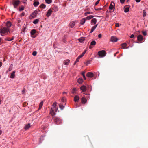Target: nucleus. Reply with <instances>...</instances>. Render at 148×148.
<instances>
[{
  "instance_id": "f257e3e1",
  "label": "nucleus",
  "mask_w": 148,
  "mask_h": 148,
  "mask_svg": "<svg viewBox=\"0 0 148 148\" xmlns=\"http://www.w3.org/2000/svg\"><path fill=\"white\" fill-rule=\"evenodd\" d=\"M10 32V29H7L6 27H1L0 28V33L2 36H3L5 33H8Z\"/></svg>"
},
{
  "instance_id": "f03ea898",
  "label": "nucleus",
  "mask_w": 148,
  "mask_h": 148,
  "mask_svg": "<svg viewBox=\"0 0 148 148\" xmlns=\"http://www.w3.org/2000/svg\"><path fill=\"white\" fill-rule=\"evenodd\" d=\"M56 102L53 103L52 106V107L51 108L50 110V114H51L52 116H53L56 114V113L54 112V109L55 108V107H56Z\"/></svg>"
},
{
  "instance_id": "7ed1b4c3",
  "label": "nucleus",
  "mask_w": 148,
  "mask_h": 148,
  "mask_svg": "<svg viewBox=\"0 0 148 148\" xmlns=\"http://www.w3.org/2000/svg\"><path fill=\"white\" fill-rule=\"evenodd\" d=\"M53 116L52 119H53L55 123L57 125L60 124L61 122V120L60 118L58 117H54Z\"/></svg>"
},
{
  "instance_id": "20e7f679",
  "label": "nucleus",
  "mask_w": 148,
  "mask_h": 148,
  "mask_svg": "<svg viewBox=\"0 0 148 148\" xmlns=\"http://www.w3.org/2000/svg\"><path fill=\"white\" fill-rule=\"evenodd\" d=\"M98 54L100 57H103L106 56V53L105 50H102L98 52Z\"/></svg>"
},
{
  "instance_id": "39448f33",
  "label": "nucleus",
  "mask_w": 148,
  "mask_h": 148,
  "mask_svg": "<svg viewBox=\"0 0 148 148\" xmlns=\"http://www.w3.org/2000/svg\"><path fill=\"white\" fill-rule=\"evenodd\" d=\"M20 1L19 0H13L12 4L15 8H16L19 4Z\"/></svg>"
},
{
  "instance_id": "423d86ee",
  "label": "nucleus",
  "mask_w": 148,
  "mask_h": 148,
  "mask_svg": "<svg viewBox=\"0 0 148 148\" xmlns=\"http://www.w3.org/2000/svg\"><path fill=\"white\" fill-rule=\"evenodd\" d=\"M38 13V12L37 10L34 11L32 13V14L31 15V16L32 17V18H34L36 17L37 14Z\"/></svg>"
},
{
  "instance_id": "0eeeda50",
  "label": "nucleus",
  "mask_w": 148,
  "mask_h": 148,
  "mask_svg": "<svg viewBox=\"0 0 148 148\" xmlns=\"http://www.w3.org/2000/svg\"><path fill=\"white\" fill-rule=\"evenodd\" d=\"M11 23L10 22V21H7L6 23V27L7 29H10V28L11 27Z\"/></svg>"
},
{
  "instance_id": "6e6552de",
  "label": "nucleus",
  "mask_w": 148,
  "mask_h": 148,
  "mask_svg": "<svg viewBox=\"0 0 148 148\" xmlns=\"http://www.w3.org/2000/svg\"><path fill=\"white\" fill-rule=\"evenodd\" d=\"M36 32V30L35 29L32 30L30 32L31 35V37L33 38H35L36 36H34L35 33Z\"/></svg>"
},
{
  "instance_id": "1a4fd4ad",
  "label": "nucleus",
  "mask_w": 148,
  "mask_h": 148,
  "mask_svg": "<svg viewBox=\"0 0 148 148\" xmlns=\"http://www.w3.org/2000/svg\"><path fill=\"white\" fill-rule=\"evenodd\" d=\"M115 4L114 2H111L110 4V5L109 8L110 10H112L114 9V6Z\"/></svg>"
},
{
  "instance_id": "9d476101",
  "label": "nucleus",
  "mask_w": 148,
  "mask_h": 148,
  "mask_svg": "<svg viewBox=\"0 0 148 148\" xmlns=\"http://www.w3.org/2000/svg\"><path fill=\"white\" fill-rule=\"evenodd\" d=\"M143 39V37L141 35H138L137 37V40L139 42H141L142 41Z\"/></svg>"
},
{
  "instance_id": "9b49d317",
  "label": "nucleus",
  "mask_w": 148,
  "mask_h": 148,
  "mask_svg": "<svg viewBox=\"0 0 148 148\" xmlns=\"http://www.w3.org/2000/svg\"><path fill=\"white\" fill-rule=\"evenodd\" d=\"M86 76L89 77H92L94 76V74L92 72H88L87 73Z\"/></svg>"
},
{
  "instance_id": "f8f14e48",
  "label": "nucleus",
  "mask_w": 148,
  "mask_h": 148,
  "mask_svg": "<svg viewBox=\"0 0 148 148\" xmlns=\"http://www.w3.org/2000/svg\"><path fill=\"white\" fill-rule=\"evenodd\" d=\"M14 37L13 36L12 38L9 37H7L4 39V40L5 41H10L14 40Z\"/></svg>"
},
{
  "instance_id": "ddd939ff",
  "label": "nucleus",
  "mask_w": 148,
  "mask_h": 148,
  "mask_svg": "<svg viewBox=\"0 0 148 148\" xmlns=\"http://www.w3.org/2000/svg\"><path fill=\"white\" fill-rule=\"evenodd\" d=\"M52 13V10L51 9H49L47 12V13L46 14V16L49 17L51 14Z\"/></svg>"
},
{
  "instance_id": "4468645a",
  "label": "nucleus",
  "mask_w": 148,
  "mask_h": 148,
  "mask_svg": "<svg viewBox=\"0 0 148 148\" xmlns=\"http://www.w3.org/2000/svg\"><path fill=\"white\" fill-rule=\"evenodd\" d=\"M118 40L117 38L114 36H112L111 38V40L112 42H116Z\"/></svg>"
},
{
  "instance_id": "2eb2a0df",
  "label": "nucleus",
  "mask_w": 148,
  "mask_h": 148,
  "mask_svg": "<svg viewBox=\"0 0 148 148\" xmlns=\"http://www.w3.org/2000/svg\"><path fill=\"white\" fill-rule=\"evenodd\" d=\"M127 44L126 43H123L121 44V46L122 47L123 49H127L128 48V47H127Z\"/></svg>"
},
{
  "instance_id": "dca6fc26",
  "label": "nucleus",
  "mask_w": 148,
  "mask_h": 148,
  "mask_svg": "<svg viewBox=\"0 0 148 148\" xmlns=\"http://www.w3.org/2000/svg\"><path fill=\"white\" fill-rule=\"evenodd\" d=\"M80 89L82 92H84L86 91V87L85 86L83 85L80 87Z\"/></svg>"
},
{
  "instance_id": "f3484780",
  "label": "nucleus",
  "mask_w": 148,
  "mask_h": 148,
  "mask_svg": "<svg viewBox=\"0 0 148 148\" xmlns=\"http://www.w3.org/2000/svg\"><path fill=\"white\" fill-rule=\"evenodd\" d=\"M87 101L86 99L84 97L82 98L81 99V102L82 103H85Z\"/></svg>"
},
{
  "instance_id": "a211bd4d",
  "label": "nucleus",
  "mask_w": 148,
  "mask_h": 148,
  "mask_svg": "<svg viewBox=\"0 0 148 148\" xmlns=\"http://www.w3.org/2000/svg\"><path fill=\"white\" fill-rule=\"evenodd\" d=\"M30 127V124L28 123L27 124H26L24 128L25 130H28Z\"/></svg>"
},
{
  "instance_id": "6ab92c4d",
  "label": "nucleus",
  "mask_w": 148,
  "mask_h": 148,
  "mask_svg": "<svg viewBox=\"0 0 148 148\" xmlns=\"http://www.w3.org/2000/svg\"><path fill=\"white\" fill-rule=\"evenodd\" d=\"M15 71H13L11 73V75L10 76V78H11L13 79L15 77Z\"/></svg>"
},
{
  "instance_id": "aec40b11",
  "label": "nucleus",
  "mask_w": 148,
  "mask_h": 148,
  "mask_svg": "<svg viewBox=\"0 0 148 148\" xmlns=\"http://www.w3.org/2000/svg\"><path fill=\"white\" fill-rule=\"evenodd\" d=\"M70 62V60L69 59L66 60H64V65H68Z\"/></svg>"
},
{
  "instance_id": "412c9836",
  "label": "nucleus",
  "mask_w": 148,
  "mask_h": 148,
  "mask_svg": "<svg viewBox=\"0 0 148 148\" xmlns=\"http://www.w3.org/2000/svg\"><path fill=\"white\" fill-rule=\"evenodd\" d=\"M79 98L77 95L75 96L74 98V100L75 102L78 101L79 100Z\"/></svg>"
},
{
  "instance_id": "4be33fe9",
  "label": "nucleus",
  "mask_w": 148,
  "mask_h": 148,
  "mask_svg": "<svg viewBox=\"0 0 148 148\" xmlns=\"http://www.w3.org/2000/svg\"><path fill=\"white\" fill-rule=\"evenodd\" d=\"M86 19V18H84L81 19L80 21V23L81 25L84 24L85 22Z\"/></svg>"
},
{
  "instance_id": "5701e85b",
  "label": "nucleus",
  "mask_w": 148,
  "mask_h": 148,
  "mask_svg": "<svg viewBox=\"0 0 148 148\" xmlns=\"http://www.w3.org/2000/svg\"><path fill=\"white\" fill-rule=\"evenodd\" d=\"M75 23L73 21H72L69 24L71 28L73 27L75 25Z\"/></svg>"
},
{
  "instance_id": "b1692460",
  "label": "nucleus",
  "mask_w": 148,
  "mask_h": 148,
  "mask_svg": "<svg viewBox=\"0 0 148 148\" xmlns=\"http://www.w3.org/2000/svg\"><path fill=\"white\" fill-rule=\"evenodd\" d=\"M91 23H93L94 24H96L97 22V19L95 18H93L91 20Z\"/></svg>"
},
{
  "instance_id": "393cba45",
  "label": "nucleus",
  "mask_w": 148,
  "mask_h": 148,
  "mask_svg": "<svg viewBox=\"0 0 148 148\" xmlns=\"http://www.w3.org/2000/svg\"><path fill=\"white\" fill-rule=\"evenodd\" d=\"M43 103V101H42L39 104V108H38L39 110L41 108H42V106Z\"/></svg>"
},
{
  "instance_id": "a878e982",
  "label": "nucleus",
  "mask_w": 148,
  "mask_h": 148,
  "mask_svg": "<svg viewBox=\"0 0 148 148\" xmlns=\"http://www.w3.org/2000/svg\"><path fill=\"white\" fill-rule=\"evenodd\" d=\"M94 16L92 15H90L89 16H87V17L85 18L87 20H90L92 18L94 17Z\"/></svg>"
},
{
  "instance_id": "bb28decb",
  "label": "nucleus",
  "mask_w": 148,
  "mask_h": 148,
  "mask_svg": "<svg viewBox=\"0 0 148 148\" xmlns=\"http://www.w3.org/2000/svg\"><path fill=\"white\" fill-rule=\"evenodd\" d=\"M39 4V3L38 1L34 2L33 3V5L35 7L38 6Z\"/></svg>"
},
{
  "instance_id": "cd10ccee",
  "label": "nucleus",
  "mask_w": 148,
  "mask_h": 148,
  "mask_svg": "<svg viewBox=\"0 0 148 148\" xmlns=\"http://www.w3.org/2000/svg\"><path fill=\"white\" fill-rule=\"evenodd\" d=\"M129 10V8L126 7L125 8H124V12H127Z\"/></svg>"
},
{
  "instance_id": "c85d7f7f",
  "label": "nucleus",
  "mask_w": 148,
  "mask_h": 148,
  "mask_svg": "<svg viewBox=\"0 0 148 148\" xmlns=\"http://www.w3.org/2000/svg\"><path fill=\"white\" fill-rule=\"evenodd\" d=\"M39 20L38 19L35 20L33 22V23L35 24H37L39 22Z\"/></svg>"
},
{
  "instance_id": "c756f323",
  "label": "nucleus",
  "mask_w": 148,
  "mask_h": 148,
  "mask_svg": "<svg viewBox=\"0 0 148 148\" xmlns=\"http://www.w3.org/2000/svg\"><path fill=\"white\" fill-rule=\"evenodd\" d=\"M85 40L84 38L82 37L80 38L79 39V41L80 42H82L84 41Z\"/></svg>"
},
{
  "instance_id": "7c9ffc66",
  "label": "nucleus",
  "mask_w": 148,
  "mask_h": 148,
  "mask_svg": "<svg viewBox=\"0 0 148 148\" xmlns=\"http://www.w3.org/2000/svg\"><path fill=\"white\" fill-rule=\"evenodd\" d=\"M96 42L95 40L92 41L90 43V45H95L96 44Z\"/></svg>"
},
{
  "instance_id": "2f4dec72",
  "label": "nucleus",
  "mask_w": 148,
  "mask_h": 148,
  "mask_svg": "<svg viewBox=\"0 0 148 148\" xmlns=\"http://www.w3.org/2000/svg\"><path fill=\"white\" fill-rule=\"evenodd\" d=\"M77 81L79 83L81 84L83 82V80L82 78H79Z\"/></svg>"
},
{
  "instance_id": "473e14b6",
  "label": "nucleus",
  "mask_w": 148,
  "mask_h": 148,
  "mask_svg": "<svg viewBox=\"0 0 148 148\" xmlns=\"http://www.w3.org/2000/svg\"><path fill=\"white\" fill-rule=\"evenodd\" d=\"M12 66H10V67H9L8 70L6 71V73H8L9 71H11L12 70Z\"/></svg>"
},
{
  "instance_id": "72a5a7b5",
  "label": "nucleus",
  "mask_w": 148,
  "mask_h": 148,
  "mask_svg": "<svg viewBox=\"0 0 148 148\" xmlns=\"http://www.w3.org/2000/svg\"><path fill=\"white\" fill-rule=\"evenodd\" d=\"M96 28L94 26H93L92 27V28L91 29V31L90 32V33H92L93 31Z\"/></svg>"
},
{
  "instance_id": "f704fd0d",
  "label": "nucleus",
  "mask_w": 148,
  "mask_h": 148,
  "mask_svg": "<svg viewBox=\"0 0 148 148\" xmlns=\"http://www.w3.org/2000/svg\"><path fill=\"white\" fill-rule=\"evenodd\" d=\"M45 1L48 4L51 3L52 2V0H45Z\"/></svg>"
},
{
  "instance_id": "c9c22d12",
  "label": "nucleus",
  "mask_w": 148,
  "mask_h": 148,
  "mask_svg": "<svg viewBox=\"0 0 148 148\" xmlns=\"http://www.w3.org/2000/svg\"><path fill=\"white\" fill-rule=\"evenodd\" d=\"M143 17H145L146 16V13L145 10H143Z\"/></svg>"
},
{
  "instance_id": "e433bc0d",
  "label": "nucleus",
  "mask_w": 148,
  "mask_h": 148,
  "mask_svg": "<svg viewBox=\"0 0 148 148\" xmlns=\"http://www.w3.org/2000/svg\"><path fill=\"white\" fill-rule=\"evenodd\" d=\"M59 107L60 108L61 110H62L64 108V106L63 105H59Z\"/></svg>"
},
{
  "instance_id": "4c0bfd02",
  "label": "nucleus",
  "mask_w": 148,
  "mask_h": 148,
  "mask_svg": "<svg viewBox=\"0 0 148 148\" xmlns=\"http://www.w3.org/2000/svg\"><path fill=\"white\" fill-rule=\"evenodd\" d=\"M40 7L43 8H45L46 7V5L44 4H42L40 6Z\"/></svg>"
},
{
  "instance_id": "58836bf2",
  "label": "nucleus",
  "mask_w": 148,
  "mask_h": 148,
  "mask_svg": "<svg viewBox=\"0 0 148 148\" xmlns=\"http://www.w3.org/2000/svg\"><path fill=\"white\" fill-rule=\"evenodd\" d=\"M26 92V90L25 88H24L23 90L22 91V94L25 95V93Z\"/></svg>"
},
{
  "instance_id": "ea45409f",
  "label": "nucleus",
  "mask_w": 148,
  "mask_h": 148,
  "mask_svg": "<svg viewBox=\"0 0 148 148\" xmlns=\"http://www.w3.org/2000/svg\"><path fill=\"white\" fill-rule=\"evenodd\" d=\"M24 8L23 6H22L21 8H20L19 10L20 11H22L24 10Z\"/></svg>"
},
{
  "instance_id": "a19ab883",
  "label": "nucleus",
  "mask_w": 148,
  "mask_h": 148,
  "mask_svg": "<svg viewBox=\"0 0 148 148\" xmlns=\"http://www.w3.org/2000/svg\"><path fill=\"white\" fill-rule=\"evenodd\" d=\"M99 1H100V0H98V1H97L95 5V6H96L99 3Z\"/></svg>"
},
{
  "instance_id": "79ce46f5",
  "label": "nucleus",
  "mask_w": 148,
  "mask_h": 148,
  "mask_svg": "<svg viewBox=\"0 0 148 148\" xmlns=\"http://www.w3.org/2000/svg\"><path fill=\"white\" fill-rule=\"evenodd\" d=\"M76 89H75V88H73V89L72 93L73 94H74V93H75V91H76Z\"/></svg>"
},
{
  "instance_id": "37998d69",
  "label": "nucleus",
  "mask_w": 148,
  "mask_h": 148,
  "mask_svg": "<svg viewBox=\"0 0 148 148\" xmlns=\"http://www.w3.org/2000/svg\"><path fill=\"white\" fill-rule=\"evenodd\" d=\"M142 33L143 34L144 36H146L147 34L146 32V31H142Z\"/></svg>"
},
{
  "instance_id": "c03bdc74",
  "label": "nucleus",
  "mask_w": 148,
  "mask_h": 148,
  "mask_svg": "<svg viewBox=\"0 0 148 148\" xmlns=\"http://www.w3.org/2000/svg\"><path fill=\"white\" fill-rule=\"evenodd\" d=\"M28 105V103L26 102H25L23 104V106H27Z\"/></svg>"
},
{
  "instance_id": "a18cd8bd",
  "label": "nucleus",
  "mask_w": 148,
  "mask_h": 148,
  "mask_svg": "<svg viewBox=\"0 0 148 148\" xmlns=\"http://www.w3.org/2000/svg\"><path fill=\"white\" fill-rule=\"evenodd\" d=\"M102 8H95V9L96 10H101Z\"/></svg>"
},
{
  "instance_id": "49530a36",
  "label": "nucleus",
  "mask_w": 148,
  "mask_h": 148,
  "mask_svg": "<svg viewBox=\"0 0 148 148\" xmlns=\"http://www.w3.org/2000/svg\"><path fill=\"white\" fill-rule=\"evenodd\" d=\"M37 54V52L36 51H34L32 53V54L33 56H35Z\"/></svg>"
},
{
  "instance_id": "de8ad7c7",
  "label": "nucleus",
  "mask_w": 148,
  "mask_h": 148,
  "mask_svg": "<svg viewBox=\"0 0 148 148\" xmlns=\"http://www.w3.org/2000/svg\"><path fill=\"white\" fill-rule=\"evenodd\" d=\"M58 108L55 107V108L54 109V111L55 110L56 112L58 110Z\"/></svg>"
},
{
  "instance_id": "09e8293b",
  "label": "nucleus",
  "mask_w": 148,
  "mask_h": 148,
  "mask_svg": "<svg viewBox=\"0 0 148 148\" xmlns=\"http://www.w3.org/2000/svg\"><path fill=\"white\" fill-rule=\"evenodd\" d=\"M120 0V2H121V3H122V4L123 3H124L125 1V0Z\"/></svg>"
},
{
  "instance_id": "8fccbe9b",
  "label": "nucleus",
  "mask_w": 148,
  "mask_h": 148,
  "mask_svg": "<svg viewBox=\"0 0 148 148\" xmlns=\"http://www.w3.org/2000/svg\"><path fill=\"white\" fill-rule=\"evenodd\" d=\"M102 36V34H99L98 37L99 38H100Z\"/></svg>"
},
{
  "instance_id": "3c124183",
  "label": "nucleus",
  "mask_w": 148,
  "mask_h": 148,
  "mask_svg": "<svg viewBox=\"0 0 148 148\" xmlns=\"http://www.w3.org/2000/svg\"><path fill=\"white\" fill-rule=\"evenodd\" d=\"M90 12H87L85 13L84 14L85 16H86L88 14H90Z\"/></svg>"
},
{
  "instance_id": "603ef678",
  "label": "nucleus",
  "mask_w": 148,
  "mask_h": 148,
  "mask_svg": "<svg viewBox=\"0 0 148 148\" xmlns=\"http://www.w3.org/2000/svg\"><path fill=\"white\" fill-rule=\"evenodd\" d=\"M86 50H85L82 53V54L84 56V54L86 52Z\"/></svg>"
},
{
  "instance_id": "864d4df0",
  "label": "nucleus",
  "mask_w": 148,
  "mask_h": 148,
  "mask_svg": "<svg viewBox=\"0 0 148 148\" xmlns=\"http://www.w3.org/2000/svg\"><path fill=\"white\" fill-rule=\"evenodd\" d=\"M80 58H79V57H78L76 59V62H78L79 61V59Z\"/></svg>"
},
{
  "instance_id": "5fc2aeb1",
  "label": "nucleus",
  "mask_w": 148,
  "mask_h": 148,
  "mask_svg": "<svg viewBox=\"0 0 148 148\" xmlns=\"http://www.w3.org/2000/svg\"><path fill=\"white\" fill-rule=\"evenodd\" d=\"M23 1V2L24 3H26V1H27V0H22Z\"/></svg>"
},
{
  "instance_id": "6e6d98bb",
  "label": "nucleus",
  "mask_w": 148,
  "mask_h": 148,
  "mask_svg": "<svg viewBox=\"0 0 148 148\" xmlns=\"http://www.w3.org/2000/svg\"><path fill=\"white\" fill-rule=\"evenodd\" d=\"M84 56L82 54L81 55H79L78 57L79 58H80Z\"/></svg>"
},
{
  "instance_id": "4d7b16f0",
  "label": "nucleus",
  "mask_w": 148,
  "mask_h": 148,
  "mask_svg": "<svg viewBox=\"0 0 148 148\" xmlns=\"http://www.w3.org/2000/svg\"><path fill=\"white\" fill-rule=\"evenodd\" d=\"M116 27H119V23H116Z\"/></svg>"
},
{
  "instance_id": "13d9d810",
  "label": "nucleus",
  "mask_w": 148,
  "mask_h": 148,
  "mask_svg": "<svg viewBox=\"0 0 148 148\" xmlns=\"http://www.w3.org/2000/svg\"><path fill=\"white\" fill-rule=\"evenodd\" d=\"M85 72L83 71L82 73V75L83 76V75H85Z\"/></svg>"
},
{
  "instance_id": "bf43d9fd",
  "label": "nucleus",
  "mask_w": 148,
  "mask_h": 148,
  "mask_svg": "<svg viewBox=\"0 0 148 148\" xmlns=\"http://www.w3.org/2000/svg\"><path fill=\"white\" fill-rule=\"evenodd\" d=\"M134 35L133 34H132L130 36V37L131 38H133L134 37Z\"/></svg>"
},
{
  "instance_id": "052dcab7",
  "label": "nucleus",
  "mask_w": 148,
  "mask_h": 148,
  "mask_svg": "<svg viewBox=\"0 0 148 148\" xmlns=\"http://www.w3.org/2000/svg\"><path fill=\"white\" fill-rule=\"evenodd\" d=\"M1 41H2V39L1 38H0V45H1L2 44Z\"/></svg>"
},
{
  "instance_id": "680f3d73",
  "label": "nucleus",
  "mask_w": 148,
  "mask_h": 148,
  "mask_svg": "<svg viewBox=\"0 0 148 148\" xmlns=\"http://www.w3.org/2000/svg\"><path fill=\"white\" fill-rule=\"evenodd\" d=\"M90 63V61H88L87 62V63L86 64V65H87L88 64H89Z\"/></svg>"
},
{
  "instance_id": "e2e57ef3",
  "label": "nucleus",
  "mask_w": 148,
  "mask_h": 148,
  "mask_svg": "<svg viewBox=\"0 0 148 148\" xmlns=\"http://www.w3.org/2000/svg\"><path fill=\"white\" fill-rule=\"evenodd\" d=\"M61 101L62 102H64V98H62L61 99Z\"/></svg>"
},
{
  "instance_id": "0e129e2a",
  "label": "nucleus",
  "mask_w": 148,
  "mask_h": 148,
  "mask_svg": "<svg viewBox=\"0 0 148 148\" xmlns=\"http://www.w3.org/2000/svg\"><path fill=\"white\" fill-rule=\"evenodd\" d=\"M141 0H135L136 1V2H139Z\"/></svg>"
},
{
  "instance_id": "69168bd1",
  "label": "nucleus",
  "mask_w": 148,
  "mask_h": 148,
  "mask_svg": "<svg viewBox=\"0 0 148 148\" xmlns=\"http://www.w3.org/2000/svg\"><path fill=\"white\" fill-rule=\"evenodd\" d=\"M25 15V13H22V14H21V16H23Z\"/></svg>"
},
{
  "instance_id": "338daca9",
  "label": "nucleus",
  "mask_w": 148,
  "mask_h": 148,
  "mask_svg": "<svg viewBox=\"0 0 148 148\" xmlns=\"http://www.w3.org/2000/svg\"><path fill=\"white\" fill-rule=\"evenodd\" d=\"M119 53V52L118 51V52H116L115 53H114V56H116V54H117V53Z\"/></svg>"
},
{
  "instance_id": "774afa93",
  "label": "nucleus",
  "mask_w": 148,
  "mask_h": 148,
  "mask_svg": "<svg viewBox=\"0 0 148 148\" xmlns=\"http://www.w3.org/2000/svg\"><path fill=\"white\" fill-rule=\"evenodd\" d=\"M83 77H84V79L85 80H86V77L85 75H83Z\"/></svg>"
}]
</instances>
